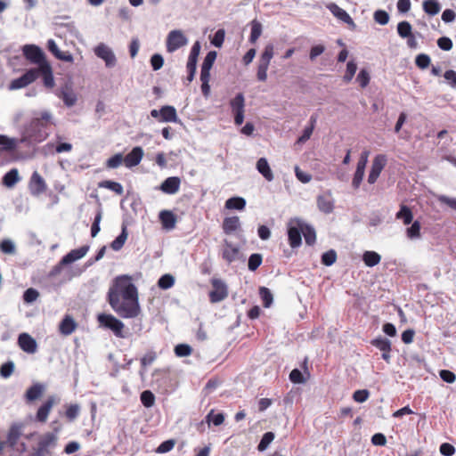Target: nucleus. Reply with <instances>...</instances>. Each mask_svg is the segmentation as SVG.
<instances>
[{
    "label": "nucleus",
    "instance_id": "nucleus-1",
    "mask_svg": "<svg viewBox=\"0 0 456 456\" xmlns=\"http://www.w3.org/2000/svg\"><path fill=\"white\" fill-rule=\"evenodd\" d=\"M108 302L123 319H134L141 314L138 289L131 276L119 275L114 279L108 291Z\"/></svg>",
    "mask_w": 456,
    "mask_h": 456
},
{
    "label": "nucleus",
    "instance_id": "nucleus-2",
    "mask_svg": "<svg viewBox=\"0 0 456 456\" xmlns=\"http://www.w3.org/2000/svg\"><path fill=\"white\" fill-rule=\"evenodd\" d=\"M22 54L31 64L37 65V68H31L30 69H36L37 72L41 74L44 86L48 89L53 88L55 82L53 68L43 50L36 45H25L22 47Z\"/></svg>",
    "mask_w": 456,
    "mask_h": 456
},
{
    "label": "nucleus",
    "instance_id": "nucleus-3",
    "mask_svg": "<svg viewBox=\"0 0 456 456\" xmlns=\"http://www.w3.org/2000/svg\"><path fill=\"white\" fill-rule=\"evenodd\" d=\"M52 125V115L48 111H43L38 117L31 119L20 138V142L28 144L39 143L45 141L48 135V129Z\"/></svg>",
    "mask_w": 456,
    "mask_h": 456
},
{
    "label": "nucleus",
    "instance_id": "nucleus-4",
    "mask_svg": "<svg viewBox=\"0 0 456 456\" xmlns=\"http://www.w3.org/2000/svg\"><path fill=\"white\" fill-rule=\"evenodd\" d=\"M274 55V47L272 44H268L265 46L263 53L259 58L257 66L256 77L259 81L265 82L267 79V70L270 65V61Z\"/></svg>",
    "mask_w": 456,
    "mask_h": 456
},
{
    "label": "nucleus",
    "instance_id": "nucleus-5",
    "mask_svg": "<svg viewBox=\"0 0 456 456\" xmlns=\"http://www.w3.org/2000/svg\"><path fill=\"white\" fill-rule=\"evenodd\" d=\"M97 319L102 326L112 330L116 337L125 338L123 334L125 325L120 320L108 314H101Z\"/></svg>",
    "mask_w": 456,
    "mask_h": 456
},
{
    "label": "nucleus",
    "instance_id": "nucleus-6",
    "mask_svg": "<svg viewBox=\"0 0 456 456\" xmlns=\"http://www.w3.org/2000/svg\"><path fill=\"white\" fill-rule=\"evenodd\" d=\"M41 74L37 72L36 69H28L22 76L11 81L8 88L10 90H18L28 86L35 82Z\"/></svg>",
    "mask_w": 456,
    "mask_h": 456
},
{
    "label": "nucleus",
    "instance_id": "nucleus-7",
    "mask_svg": "<svg viewBox=\"0 0 456 456\" xmlns=\"http://www.w3.org/2000/svg\"><path fill=\"white\" fill-rule=\"evenodd\" d=\"M387 158L385 154H378L374 157L371 167L368 175V183L373 184L377 182L382 170L386 167Z\"/></svg>",
    "mask_w": 456,
    "mask_h": 456
},
{
    "label": "nucleus",
    "instance_id": "nucleus-8",
    "mask_svg": "<svg viewBox=\"0 0 456 456\" xmlns=\"http://www.w3.org/2000/svg\"><path fill=\"white\" fill-rule=\"evenodd\" d=\"M151 116L159 122H176L178 119L176 110L174 106L165 105L160 110H151Z\"/></svg>",
    "mask_w": 456,
    "mask_h": 456
},
{
    "label": "nucleus",
    "instance_id": "nucleus-9",
    "mask_svg": "<svg viewBox=\"0 0 456 456\" xmlns=\"http://www.w3.org/2000/svg\"><path fill=\"white\" fill-rule=\"evenodd\" d=\"M187 44V38L180 30H172L167 37V51L173 53Z\"/></svg>",
    "mask_w": 456,
    "mask_h": 456
},
{
    "label": "nucleus",
    "instance_id": "nucleus-10",
    "mask_svg": "<svg viewBox=\"0 0 456 456\" xmlns=\"http://www.w3.org/2000/svg\"><path fill=\"white\" fill-rule=\"evenodd\" d=\"M211 284L213 287V289L209 292V300L211 303H217L228 296L227 287L219 279H212Z\"/></svg>",
    "mask_w": 456,
    "mask_h": 456
},
{
    "label": "nucleus",
    "instance_id": "nucleus-11",
    "mask_svg": "<svg viewBox=\"0 0 456 456\" xmlns=\"http://www.w3.org/2000/svg\"><path fill=\"white\" fill-rule=\"evenodd\" d=\"M56 440L57 437L53 433H46L42 436L37 443V448L35 449V455L45 456L48 448L55 445Z\"/></svg>",
    "mask_w": 456,
    "mask_h": 456
},
{
    "label": "nucleus",
    "instance_id": "nucleus-12",
    "mask_svg": "<svg viewBox=\"0 0 456 456\" xmlns=\"http://www.w3.org/2000/svg\"><path fill=\"white\" fill-rule=\"evenodd\" d=\"M47 189L46 183L41 175L35 171L28 183V190L34 196H38L44 193Z\"/></svg>",
    "mask_w": 456,
    "mask_h": 456
},
{
    "label": "nucleus",
    "instance_id": "nucleus-13",
    "mask_svg": "<svg viewBox=\"0 0 456 456\" xmlns=\"http://www.w3.org/2000/svg\"><path fill=\"white\" fill-rule=\"evenodd\" d=\"M97 57L105 61L107 67H113L116 64V57L111 49L104 44H100L94 49Z\"/></svg>",
    "mask_w": 456,
    "mask_h": 456
},
{
    "label": "nucleus",
    "instance_id": "nucleus-14",
    "mask_svg": "<svg viewBox=\"0 0 456 456\" xmlns=\"http://www.w3.org/2000/svg\"><path fill=\"white\" fill-rule=\"evenodd\" d=\"M18 345L20 349L28 354H34L37 345L36 340L28 333H21L18 338Z\"/></svg>",
    "mask_w": 456,
    "mask_h": 456
},
{
    "label": "nucleus",
    "instance_id": "nucleus-15",
    "mask_svg": "<svg viewBox=\"0 0 456 456\" xmlns=\"http://www.w3.org/2000/svg\"><path fill=\"white\" fill-rule=\"evenodd\" d=\"M288 240L292 248H298L302 244V224L288 227Z\"/></svg>",
    "mask_w": 456,
    "mask_h": 456
},
{
    "label": "nucleus",
    "instance_id": "nucleus-16",
    "mask_svg": "<svg viewBox=\"0 0 456 456\" xmlns=\"http://www.w3.org/2000/svg\"><path fill=\"white\" fill-rule=\"evenodd\" d=\"M239 248L233 246L231 242L224 240V247L222 249V258L228 264H231L239 258Z\"/></svg>",
    "mask_w": 456,
    "mask_h": 456
},
{
    "label": "nucleus",
    "instance_id": "nucleus-17",
    "mask_svg": "<svg viewBox=\"0 0 456 456\" xmlns=\"http://www.w3.org/2000/svg\"><path fill=\"white\" fill-rule=\"evenodd\" d=\"M370 344L382 352V358L388 362L391 357V342L387 338H378L372 339Z\"/></svg>",
    "mask_w": 456,
    "mask_h": 456
},
{
    "label": "nucleus",
    "instance_id": "nucleus-18",
    "mask_svg": "<svg viewBox=\"0 0 456 456\" xmlns=\"http://www.w3.org/2000/svg\"><path fill=\"white\" fill-rule=\"evenodd\" d=\"M143 157V151L141 147H134L126 157H124V164L126 167H133L141 162Z\"/></svg>",
    "mask_w": 456,
    "mask_h": 456
},
{
    "label": "nucleus",
    "instance_id": "nucleus-19",
    "mask_svg": "<svg viewBox=\"0 0 456 456\" xmlns=\"http://www.w3.org/2000/svg\"><path fill=\"white\" fill-rule=\"evenodd\" d=\"M55 400L53 396L47 398V400L38 408L36 419L38 422L45 423L47 420L48 415L52 411Z\"/></svg>",
    "mask_w": 456,
    "mask_h": 456
},
{
    "label": "nucleus",
    "instance_id": "nucleus-20",
    "mask_svg": "<svg viewBox=\"0 0 456 456\" xmlns=\"http://www.w3.org/2000/svg\"><path fill=\"white\" fill-rule=\"evenodd\" d=\"M21 143L20 139L11 138L4 134H0V154L2 152H13L17 150L19 144Z\"/></svg>",
    "mask_w": 456,
    "mask_h": 456
},
{
    "label": "nucleus",
    "instance_id": "nucleus-21",
    "mask_svg": "<svg viewBox=\"0 0 456 456\" xmlns=\"http://www.w3.org/2000/svg\"><path fill=\"white\" fill-rule=\"evenodd\" d=\"M181 179L177 176L167 177L160 185V190L167 194H175L180 189Z\"/></svg>",
    "mask_w": 456,
    "mask_h": 456
},
{
    "label": "nucleus",
    "instance_id": "nucleus-22",
    "mask_svg": "<svg viewBox=\"0 0 456 456\" xmlns=\"http://www.w3.org/2000/svg\"><path fill=\"white\" fill-rule=\"evenodd\" d=\"M240 226H241L240 220V217L237 216L225 217L223 220V224H222L223 232L227 235H230V234L239 231L240 229Z\"/></svg>",
    "mask_w": 456,
    "mask_h": 456
},
{
    "label": "nucleus",
    "instance_id": "nucleus-23",
    "mask_svg": "<svg viewBox=\"0 0 456 456\" xmlns=\"http://www.w3.org/2000/svg\"><path fill=\"white\" fill-rule=\"evenodd\" d=\"M88 250L89 246H82L79 248L71 250L61 258V265H69L84 257Z\"/></svg>",
    "mask_w": 456,
    "mask_h": 456
},
{
    "label": "nucleus",
    "instance_id": "nucleus-24",
    "mask_svg": "<svg viewBox=\"0 0 456 456\" xmlns=\"http://www.w3.org/2000/svg\"><path fill=\"white\" fill-rule=\"evenodd\" d=\"M327 7L336 18L348 25L354 26V22L351 16L337 4L331 3Z\"/></svg>",
    "mask_w": 456,
    "mask_h": 456
},
{
    "label": "nucleus",
    "instance_id": "nucleus-25",
    "mask_svg": "<svg viewBox=\"0 0 456 456\" xmlns=\"http://www.w3.org/2000/svg\"><path fill=\"white\" fill-rule=\"evenodd\" d=\"M317 206L320 211L325 214L331 213L334 208V201L332 200L330 192H327L323 195L318 196Z\"/></svg>",
    "mask_w": 456,
    "mask_h": 456
},
{
    "label": "nucleus",
    "instance_id": "nucleus-26",
    "mask_svg": "<svg viewBox=\"0 0 456 456\" xmlns=\"http://www.w3.org/2000/svg\"><path fill=\"white\" fill-rule=\"evenodd\" d=\"M159 220L163 228L172 230L175 227L176 216L170 210H163L159 213Z\"/></svg>",
    "mask_w": 456,
    "mask_h": 456
},
{
    "label": "nucleus",
    "instance_id": "nucleus-27",
    "mask_svg": "<svg viewBox=\"0 0 456 456\" xmlns=\"http://www.w3.org/2000/svg\"><path fill=\"white\" fill-rule=\"evenodd\" d=\"M77 323L70 315H66L60 323V333L64 336H69L73 333L77 329Z\"/></svg>",
    "mask_w": 456,
    "mask_h": 456
},
{
    "label": "nucleus",
    "instance_id": "nucleus-28",
    "mask_svg": "<svg viewBox=\"0 0 456 456\" xmlns=\"http://www.w3.org/2000/svg\"><path fill=\"white\" fill-rule=\"evenodd\" d=\"M256 169L268 182H271L273 180L274 176H273V171H272V169L268 164V161L265 158H260L257 160Z\"/></svg>",
    "mask_w": 456,
    "mask_h": 456
},
{
    "label": "nucleus",
    "instance_id": "nucleus-29",
    "mask_svg": "<svg viewBox=\"0 0 456 456\" xmlns=\"http://www.w3.org/2000/svg\"><path fill=\"white\" fill-rule=\"evenodd\" d=\"M395 218L401 220L403 224L408 225L412 223L413 214L409 207L401 205L400 210L395 214Z\"/></svg>",
    "mask_w": 456,
    "mask_h": 456
},
{
    "label": "nucleus",
    "instance_id": "nucleus-30",
    "mask_svg": "<svg viewBox=\"0 0 456 456\" xmlns=\"http://www.w3.org/2000/svg\"><path fill=\"white\" fill-rule=\"evenodd\" d=\"M44 387L41 384H34L30 387L28 388L25 394V398L27 402H33L43 395Z\"/></svg>",
    "mask_w": 456,
    "mask_h": 456
},
{
    "label": "nucleus",
    "instance_id": "nucleus-31",
    "mask_svg": "<svg viewBox=\"0 0 456 456\" xmlns=\"http://www.w3.org/2000/svg\"><path fill=\"white\" fill-rule=\"evenodd\" d=\"M19 181L20 176L17 168L11 169L3 177V184L8 188L13 187Z\"/></svg>",
    "mask_w": 456,
    "mask_h": 456
},
{
    "label": "nucleus",
    "instance_id": "nucleus-32",
    "mask_svg": "<svg viewBox=\"0 0 456 456\" xmlns=\"http://www.w3.org/2000/svg\"><path fill=\"white\" fill-rule=\"evenodd\" d=\"M210 69H201L200 70V81H201V92L205 97H208L210 94Z\"/></svg>",
    "mask_w": 456,
    "mask_h": 456
},
{
    "label": "nucleus",
    "instance_id": "nucleus-33",
    "mask_svg": "<svg viewBox=\"0 0 456 456\" xmlns=\"http://www.w3.org/2000/svg\"><path fill=\"white\" fill-rule=\"evenodd\" d=\"M381 256L375 251H365L362 255V261L365 265L373 267L380 263Z\"/></svg>",
    "mask_w": 456,
    "mask_h": 456
},
{
    "label": "nucleus",
    "instance_id": "nucleus-34",
    "mask_svg": "<svg viewBox=\"0 0 456 456\" xmlns=\"http://www.w3.org/2000/svg\"><path fill=\"white\" fill-rule=\"evenodd\" d=\"M225 208L243 210L246 207V200L241 197H232L225 201Z\"/></svg>",
    "mask_w": 456,
    "mask_h": 456
},
{
    "label": "nucleus",
    "instance_id": "nucleus-35",
    "mask_svg": "<svg viewBox=\"0 0 456 456\" xmlns=\"http://www.w3.org/2000/svg\"><path fill=\"white\" fill-rule=\"evenodd\" d=\"M230 105L232 113L244 112L245 99L244 95L240 93L233 99L231 100Z\"/></svg>",
    "mask_w": 456,
    "mask_h": 456
},
{
    "label": "nucleus",
    "instance_id": "nucleus-36",
    "mask_svg": "<svg viewBox=\"0 0 456 456\" xmlns=\"http://www.w3.org/2000/svg\"><path fill=\"white\" fill-rule=\"evenodd\" d=\"M98 186L100 188L109 189V190L114 191L118 195H122L124 192L123 186L119 183L114 182V181H110V180L102 181L98 183Z\"/></svg>",
    "mask_w": 456,
    "mask_h": 456
},
{
    "label": "nucleus",
    "instance_id": "nucleus-37",
    "mask_svg": "<svg viewBox=\"0 0 456 456\" xmlns=\"http://www.w3.org/2000/svg\"><path fill=\"white\" fill-rule=\"evenodd\" d=\"M127 239V232L126 225H123L121 233L111 242L110 247L113 250L121 249Z\"/></svg>",
    "mask_w": 456,
    "mask_h": 456
},
{
    "label": "nucleus",
    "instance_id": "nucleus-38",
    "mask_svg": "<svg viewBox=\"0 0 456 456\" xmlns=\"http://www.w3.org/2000/svg\"><path fill=\"white\" fill-rule=\"evenodd\" d=\"M422 6L424 12L431 16L437 14L441 10L440 4L436 1L425 0Z\"/></svg>",
    "mask_w": 456,
    "mask_h": 456
},
{
    "label": "nucleus",
    "instance_id": "nucleus-39",
    "mask_svg": "<svg viewBox=\"0 0 456 456\" xmlns=\"http://www.w3.org/2000/svg\"><path fill=\"white\" fill-rule=\"evenodd\" d=\"M315 123L316 118L312 116L310 118V125L304 129L302 135L297 139V143H305L307 140L310 139L314 132Z\"/></svg>",
    "mask_w": 456,
    "mask_h": 456
},
{
    "label": "nucleus",
    "instance_id": "nucleus-40",
    "mask_svg": "<svg viewBox=\"0 0 456 456\" xmlns=\"http://www.w3.org/2000/svg\"><path fill=\"white\" fill-rule=\"evenodd\" d=\"M302 234L304 235L305 243L307 245H314L316 240V233L314 228H312L309 225H303L302 224Z\"/></svg>",
    "mask_w": 456,
    "mask_h": 456
},
{
    "label": "nucleus",
    "instance_id": "nucleus-41",
    "mask_svg": "<svg viewBox=\"0 0 456 456\" xmlns=\"http://www.w3.org/2000/svg\"><path fill=\"white\" fill-rule=\"evenodd\" d=\"M420 223L419 221H414L410 227L406 229V235L411 240H415L420 238Z\"/></svg>",
    "mask_w": 456,
    "mask_h": 456
},
{
    "label": "nucleus",
    "instance_id": "nucleus-42",
    "mask_svg": "<svg viewBox=\"0 0 456 456\" xmlns=\"http://www.w3.org/2000/svg\"><path fill=\"white\" fill-rule=\"evenodd\" d=\"M262 34V25L259 21L254 20L251 22V33L249 37V41L252 44H255L257 39L260 37Z\"/></svg>",
    "mask_w": 456,
    "mask_h": 456
},
{
    "label": "nucleus",
    "instance_id": "nucleus-43",
    "mask_svg": "<svg viewBox=\"0 0 456 456\" xmlns=\"http://www.w3.org/2000/svg\"><path fill=\"white\" fill-rule=\"evenodd\" d=\"M262 262V255L259 253H254L248 258V267L251 272H254L261 265Z\"/></svg>",
    "mask_w": 456,
    "mask_h": 456
},
{
    "label": "nucleus",
    "instance_id": "nucleus-44",
    "mask_svg": "<svg viewBox=\"0 0 456 456\" xmlns=\"http://www.w3.org/2000/svg\"><path fill=\"white\" fill-rule=\"evenodd\" d=\"M397 33L402 38L410 37L412 34L410 22L406 20L399 22L397 25Z\"/></svg>",
    "mask_w": 456,
    "mask_h": 456
},
{
    "label": "nucleus",
    "instance_id": "nucleus-45",
    "mask_svg": "<svg viewBox=\"0 0 456 456\" xmlns=\"http://www.w3.org/2000/svg\"><path fill=\"white\" fill-rule=\"evenodd\" d=\"M356 70H357V64L354 61H348L346 64V73L343 77V80L346 83H349L353 79L354 76L355 75Z\"/></svg>",
    "mask_w": 456,
    "mask_h": 456
},
{
    "label": "nucleus",
    "instance_id": "nucleus-46",
    "mask_svg": "<svg viewBox=\"0 0 456 456\" xmlns=\"http://www.w3.org/2000/svg\"><path fill=\"white\" fill-rule=\"evenodd\" d=\"M175 284V278L171 274H164L158 281V286L162 289H167Z\"/></svg>",
    "mask_w": 456,
    "mask_h": 456
},
{
    "label": "nucleus",
    "instance_id": "nucleus-47",
    "mask_svg": "<svg viewBox=\"0 0 456 456\" xmlns=\"http://www.w3.org/2000/svg\"><path fill=\"white\" fill-rule=\"evenodd\" d=\"M124 162V157L121 153H117L107 159L106 167L107 168H117Z\"/></svg>",
    "mask_w": 456,
    "mask_h": 456
},
{
    "label": "nucleus",
    "instance_id": "nucleus-48",
    "mask_svg": "<svg viewBox=\"0 0 456 456\" xmlns=\"http://www.w3.org/2000/svg\"><path fill=\"white\" fill-rule=\"evenodd\" d=\"M259 295L263 301V305L265 307H269L273 303V295L269 289L265 287H261L259 289Z\"/></svg>",
    "mask_w": 456,
    "mask_h": 456
},
{
    "label": "nucleus",
    "instance_id": "nucleus-49",
    "mask_svg": "<svg viewBox=\"0 0 456 456\" xmlns=\"http://www.w3.org/2000/svg\"><path fill=\"white\" fill-rule=\"evenodd\" d=\"M141 402L143 406L150 408L153 406L155 403V396L153 393L150 390H145L141 394Z\"/></svg>",
    "mask_w": 456,
    "mask_h": 456
},
{
    "label": "nucleus",
    "instance_id": "nucleus-50",
    "mask_svg": "<svg viewBox=\"0 0 456 456\" xmlns=\"http://www.w3.org/2000/svg\"><path fill=\"white\" fill-rule=\"evenodd\" d=\"M274 434L273 432H266L262 436L260 443L257 445V450L260 452L265 451L268 445L273 441Z\"/></svg>",
    "mask_w": 456,
    "mask_h": 456
},
{
    "label": "nucleus",
    "instance_id": "nucleus-51",
    "mask_svg": "<svg viewBox=\"0 0 456 456\" xmlns=\"http://www.w3.org/2000/svg\"><path fill=\"white\" fill-rule=\"evenodd\" d=\"M337 260V253L334 249H330L322 256V264L326 266L332 265Z\"/></svg>",
    "mask_w": 456,
    "mask_h": 456
},
{
    "label": "nucleus",
    "instance_id": "nucleus-52",
    "mask_svg": "<svg viewBox=\"0 0 456 456\" xmlns=\"http://www.w3.org/2000/svg\"><path fill=\"white\" fill-rule=\"evenodd\" d=\"M208 423H213L215 426H220L224 421V415L223 413H214L212 410L206 417Z\"/></svg>",
    "mask_w": 456,
    "mask_h": 456
},
{
    "label": "nucleus",
    "instance_id": "nucleus-53",
    "mask_svg": "<svg viewBox=\"0 0 456 456\" xmlns=\"http://www.w3.org/2000/svg\"><path fill=\"white\" fill-rule=\"evenodd\" d=\"M14 363L12 361H8L1 365L0 376L4 379L9 378L14 371Z\"/></svg>",
    "mask_w": 456,
    "mask_h": 456
},
{
    "label": "nucleus",
    "instance_id": "nucleus-54",
    "mask_svg": "<svg viewBox=\"0 0 456 456\" xmlns=\"http://www.w3.org/2000/svg\"><path fill=\"white\" fill-rule=\"evenodd\" d=\"M191 353L192 348L187 344H178L175 347V354L179 357L189 356Z\"/></svg>",
    "mask_w": 456,
    "mask_h": 456
},
{
    "label": "nucleus",
    "instance_id": "nucleus-55",
    "mask_svg": "<svg viewBox=\"0 0 456 456\" xmlns=\"http://www.w3.org/2000/svg\"><path fill=\"white\" fill-rule=\"evenodd\" d=\"M431 60L428 54L420 53L415 59V64L420 69H425L430 65Z\"/></svg>",
    "mask_w": 456,
    "mask_h": 456
},
{
    "label": "nucleus",
    "instance_id": "nucleus-56",
    "mask_svg": "<svg viewBox=\"0 0 456 456\" xmlns=\"http://www.w3.org/2000/svg\"><path fill=\"white\" fill-rule=\"evenodd\" d=\"M61 99L64 102V103L69 107L73 106L77 102V96L71 90L62 91Z\"/></svg>",
    "mask_w": 456,
    "mask_h": 456
},
{
    "label": "nucleus",
    "instance_id": "nucleus-57",
    "mask_svg": "<svg viewBox=\"0 0 456 456\" xmlns=\"http://www.w3.org/2000/svg\"><path fill=\"white\" fill-rule=\"evenodd\" d=\"M38 297L39 292L34 288H29L27 290H25L23 294V300L27 304H31L35 302L38 298Z\"/></svg>",
    "mask_w": 456,
    "mask_h": 456
},
{
    "label": "nucleus",
    "instance_id": "nucleus-58",
    "mask_svg": "<svg viewBox=\"0 0 456 456\" xmlns=\"http://www.w3.org/2000/svg\"><path fill=\"white\" fill-rule=\"evenodd\" d=\"M364 169H361V167H356V170L354 174V177L352 180V186L354 189H358L362 182L364 176Z\"/></svg>",
    "mask_w": 456,
    "mask_h": 456
},
{
    "label": "nucleus",
    "instance_id": "nucleus-59",
    "mask_svg": "<svg viewBox=\"0 0 456 456\" xmlns=\"http://www.w3.org/2000/svg\"><path fill=\"white\" fill-rule=\"evenodd\" d=\"M374 20L380 24V25H386L389 21V15L386 11L383 10H378L374 12Z\"/></svg>",
    "mask_w": 456,
    "mask_h": 456
},
{
    "label": "nucleus",
    "instance_id": "nucleus-60",
    "mask_svg": "<svg viewBox=\"0 0 456 456\" xmlns=\"http://www.w3.org/2000/svg\"><path fill=\"white\" fill-rule=\"evenodd\" d=\"M216 59V53L215 51L208 52L203 61L201 69H211Z\"/></svg>",
    "mask_w": 456,
    "mask_h": 456
},
{
    "label": "nucleus",
    "instance_id": "nucleus-61",
    "mask_svg": "<svg viewBox=\"0 0 456 456\" xmlns=\"http://www.w3.org/2000/svg\"><path fill=\"white\" fill-rule=\"evenodd\" d=\"M79 414V406L77 404H70L67 407L65 416L69 421H73Z\"/></svg>",
    "mask_w": 456,
    "mask_h": 456
},
{
    "label": "nucleus",
    "instance_id": "nucleus-62",
    "mask_svg": "<svg viewBox=\"0 0 456 456\" xmlns=\"http://www.w3.org/2000/svg\"><path fill=\"white\" fill-rule=\"evenodd\" d=\"M0 250L4 254H14L15 246L11 240H3L0 242Z\"/></svg>",
    "mask_w": 456,
    "mask_h": 456
},
{
    "label": "nucleus",
    "instance_id": "nucleus-63",
    "mask_svg": "<svg viewBox=\"0 0 456 456\" xmlns=\"http://www.w3.org/2000/svg\"><path fill=\"white\" fill-rule=\"evenodd\" d=\"M224 37H225V31L224 29L221 28V29H218L213 38L211 39V43L216 46V47H221L224 44Z\"/></svg>",
    "mask_w": 456,
    "mask_h": 456
},
{
    "label": "nucleus",
    "instance_id": "nucleus-64",
    "mask_svg": "<svg viewBox=\"0 0 456 456\" xmlns=\"http://www.w3.org/2000/svg\"><path fill=\"white\" fill-rule=\"evenodd\" d=\"M437 200L439 203L446 205L450 208L456 211V198H450L446 195H439L437 197Z\"/></svg>",
    "mask_w": 456,
    "mask_h": 456
}]
</instances>
